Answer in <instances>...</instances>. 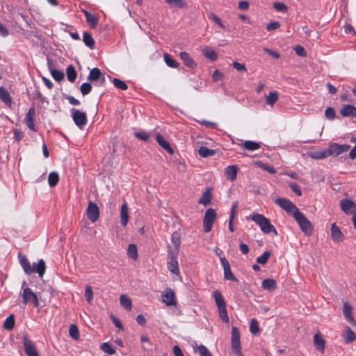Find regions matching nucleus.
I'll return each mask as SVG.
<instances>
[{
	"instance_id": "1a4fd4ad",
	"label": "nucleus",
	"mask_w": 356,
	"mask_h": 356,
	"mask_svg": "<svg viewBox=\"0 0 356 356\" xmlns=\"http://www.w3.org/2000/svg\"><path fill=\"white\" fill-rule=\"evenodd\" d=\"M22 298L24 305L32 302L35 307H38L39 302L38 296L30 288H24Z\"/></svg>"
},
{
	"instance_id": "412c9836",
	"label": "nucleus",
	"mask_w": 356,
	"mask_h": 356,
	"mask_svg": "<svg viewBox=\"0 0 356 356\" xmlns=\"http://www.w3.org/2000/svg\"><path fill=\"white\" fill-rule=\"evenodd\" d=\"M340 113L343 117L354 116L356 118V107L350 104L346 105L341 108Z\"/></svg>"
},
{
	"instance_id": "6e6552de",
	"label": "nucleus",
	"mask_w": 356,
	"mask_h": 356,
	"mask_svg": "<svg viewBox=\"0 0 356 356\" xmlns=\"http://www.w3.org/2000/svg\"><path fill=\"white\" fill-rule=\"evenodd\" d=\"M177 253L176 251H168V270L176 275H179V264L177 257Z\"/></svg>"
},
{
	"instance_id": "dca6fc26",
	"label": "nucleus",
	"mask_w": 356,
	"mask_h": 356,
	"mask_svg": "<svg viewBox=\"0 0 356 356\" xmlns=\"http://www.w3.org/2000/svg\"><path fill=\"white\" fill-rule=\"evenodd\" d=\"M314 344L316 350L321 353L325 350V341L320 332H317L314 337Z\"/></svg>"
},
{
	"instance_id": "4d7b16f0",
	"label": "nucleus",
	"mask_w": 356,
	"mask_h": 356,
	"mask_svg": "<svg viewBox=\"0 0 356 356\" xmlns=\"http://www.w3.org/2000/svg\"><path fill=\"white\" fill-rule=\"evenodd\" d=\"M165 1L170 5L175 6L178 8H184L186 6V3L183 0H165Z\"/></svg>"
},
{
	"instance_id": "4468645a",
	"label": "nucleus",
	"mask_w": 356,
	"mask_h": 356,
	"mask_svg": "<svg viewBox=\"0 0 356 356\" xmlns=\"http://www.w3.org/2000/svg\"><path fill=\"white\" fill-rule=\"evenodd\" d=\"M162 301L167 306H174L176 305L175 293L170 289H168L162 295Z\"/></svg>"
},
{
	"instance_id": "de8ad7c7",
	"label": "nucleus",
	"mask_w": 356,
	"mask_h": 356,
	"mask_svg": "<svg viewBox=\"0 0 356 356\" xmlns=\"http://www.w3.org/2000/svg\"><path fill=\"white\" fill-rule=\"evenodd\" d=\"M141 343H143V348L145 350H150L152 348V346L150 343L149 339L145 335H142L140 337Z\"/></svg>"
},
{
	"instance_id": "f704fd0d",
	"label": "nucleus",
	"mask_w": 356,
	"mask_h": 356,
	"mask_svg": "<svg viewBox=\"0 0 356 356\" xmlns=\"http://www.w3.org/2000/svg\"><path fill=\"white\" fill-rule=\"evenodd\" d=\"M254 165L257 166L258 168H260L270 174H275L276 172L275 169L273 166L269 165L266 163H264L261 161H255L254 163Z\"/></svg>"
},
{
	"instance_id": "a878e982",
	"label": "nucleus",
	"mask_w": 356,
	"mask_h": 356,
	"mask_svg": "<svg viewBox=\"0 0 356 356\" xmlns=\"http://www.w3.org/2000/svg\"><path fill=\"white\" fill-rule=\"evenodd\" d=\"M225 174L228 179L235 180L237 175V167L236 165L227 166L225 170Z\"/></svg>"
},
{
	"instance_id": "5fc2aeb1",
	"label": "nucleus",
	"mask_w": 356,
	"mask_h": 356,
	"mask_svg": "<svg viewBox=\"0 0 356 356\" xmlns=\"http://www.w3.org/2000/svg\"><path fill=\"white\" fill-rule=\"evenodd\" d=\"M113 83L116 88L120 89V90H125L128 88L126 83L119 79H116V78L113 79Z\"/></svg>"
},
{
	"instance_id": "052dcab7",
	"label": "nucleus",
	"mask_w": 356,
	"mask_h": 356,
	"mask_svg": "<svg viewBox=\"0 0 356 356\" xmlns=\"http://www.w3.org/2000/svg\"><path fill=\"white\" fill-rule=\"evenodd\" d=\"M325 117L329 120H333L335 117V111L334 109L332 107H329L325 110Z\"/></svg>"
},
{
	"instance_id": "0eeeda50",
	"label": "nucleus",
	"mask_w": 356,
	"mask_h": 356,
	"mask_svg": "<svg viewBox=\"0 0 356 356\" xmlns=\"http://www.w3.org/2000/svg\"><path fill=\"white\" fill-rule=\"evenodd\" d=\"M216 218V213L213 209L209 208L206 211L203 220L204 231L205 232L211 231Z\"/></svg>"
},
{
	"instance_id": "f3484780",
	"label": "nucleus",
	"mask_w": 356,
	"mask_h": 356,
	"mask_svg": "<svg viewBox=\"0 0 356 356\" xmlns=\"http://www.w3.org/2000/svg\"><path fill=\"white\" fill-rule=\"evenodd\" d=\"M35 115V108L33 107H31L29 108L28 113H26V118H25L26 124L27 127L33 131H36L35 124H34Z\"/></svg>"
},
{
	"instance_id": "f8f14e48",
	"label": "nucleus",
	"mask_w": 356,
	"mask_h": 356,
	"mask_svg": "<svg viewBox=\"0 0 356 356\" xmlns=\"http://www.w3.org/2000/svg\"><path fill=\"white\" fill-rule=\"evenodd\" d=\"M350 148L349 145H339L337 143H333L328 147L330 156L331 155H339L343 152H348Z\"/></svg>"
},
{
	"instance_id": "6e6d98bb",
	"label": "nucleus",
	"mask_w": 356,
	"mask_h": 356,
	"mask_svg": "<svg viewBox=\"0 0 356 356\" xmlns=\"http://www.w3.org/2000/svg\"><path fill=\"white\" fill-rule=\"evenodd\" d=\"M92 90V86L88 83H83L81 84L80 90L83 95H86L90 92Z\"/></svg>"
},
{
	"instance_id": "c9c22d12",
	"label": "nucleus",
	"mask_w": 356,
	"mask_h": 356,
	"mask_svg": "<svg viewBox=\"0 0 356 356\" xmlns=\"http://www.w3.org/2000/svg\"><path fill=\"white\" fill-rule=\"evenodd\" d=\"M163 59L165 63V64L172 68H177L178 67V63L174 60L172 56L168 54H165L163 56Z\"/></svg>"
},
{
	"instance_id": "2eb2a0df",
	"label": "nucleus",
	"mask_w": 356,
	"mask_h": 356,
	"mask_svg": "<svg viewBox=\"0 0 356 356\" xmlns=\"http://www.w3.org/2000/svg\"><path fill=\"white\" fill-rule=\"evenodd\" d=\"M341 210L346 214H350L354 212L356 209L355 204L349 200H342L340 202Z\"/></svg>"
},
{
	"instance_id": "ea45409f",
	"label": "nucleus",
	"mask_w": 356,
	"mask_h": 356,
	"mask_svg": "<svg viewBox=\"0 0 356 356\" xmlns=\"http://www.w3.org/2000/svg\"><path fill=\"white\" fill-rule=\"evenodd\" d=\"M59 181V175L56 172H51L48 177V183L51 187L55 186Z\"/></svg>"
},
{
	"instance_id": "5701e85b",
	"label": "nucleus",
	"mask_w": 356,
	"mask_h": 356,
	"mask_svg": "<svg viewBox=\"0 0 356 356\" xmlns=\"http://www.w3.org/2000/svg\"><path fill=\"white\" fill-rule=\"evenodd\" d=\"M22 339L24 348L26 354H28V353L36 350L33 342L29 339V337L27 335H24Z\"/></svg>"
},
{
	"instance_id": "680f3d73",
	"label": "nucleus",
	"mask_w": 356,
	"mask_h": 356,
	"mask_svg": "<svg viewBox=\"0 0 356 356\" xmlns=\"http://www.w3.org/2000/svg\"><path fill=\"white\" fill-rule=\"evenodd\" d=\"M232 66L237 71L239 72H245L247 70L246 67L244 64L240 63L238 62L234 61L232 63Z\"/></svg>"
},
{
	"instance_id": "a19ab883",
	"label": "nucleus",
	"mask_w": 356,
	"mask_h": 356,
	"mask_svg": "<svg viewBox=\"0 0 356 356\" xmlns=\"http://www.w3.org/2000/svg\"><path fill=\"white\" fill-rule=\"evenodd\" d=\"M83 41L86 46H88L90 49H93L95 42H94V40H93L92 35L89 33L85 32L83 33Z\"/></svg>"
},
{
	"instance_id": "13d9d810",
	"label": "nucleus",
	"mask_w": 356,
	"mask_h": 356,
	"mask_svg": "<svg viewBox=\"0 0 356 356\" xmlns=\"http://www.w3.org/2000/svg\"><path fill=\"white\" fill-rule=\"evenodd\" d=\"M273 8L279 12L285 13L287 11V6L282 2H275Z\"/></svg>"
},
{
	"instance_id": "0e129e2a",
	"label": "nucleus",
	"mask_w": 356,
	"mask_h": 356,
	"mask_svg": "<svg viewBox=\"0 0 356 356\" xmlns=\"http://www.w3.org/2000/svg\"><path fill=\"white\" fill-rule=\"evenodd\" d=\"M289 187L291 188L292 191L293 193H295L298 196L302 195V191H301L300 187L298 186V185H297L296 184L292 183V184H289Z\"/></svg>"
},
{
	"instance_id": "bb28decb",
	"label": "nucleus",
	"mask_w": 356,
	"mask_h": 356,
	"mask_svg": "<svg viewBox=\"0 0 356 356\" xmlns=\"http://www.w3.org/2000/svg\"><path fill=\"white\" fill-rule=\"evenodd\" d=\"M179 56L187 67H194L195 66L194 60L189 56L187 52L182 51L180 53Z\"/></svg>"
},
{
	"instance_id": "9b49d317",
	"label": "nucleus",
	"mask_w": 356,
	"mask_h": 356,
	"mask_svg": "<svg viewBox=\"0 0 356 356\" xmlns=\"http://www.w3.org/2000/svg\"><path fill=\"white\" fill-rule=\"evenodd\" d=\"M72 118L74 123L79 127L82 128L87 122V116L86 113L82 112L79 110H76L73 108L72 110Z\"/></svg>"
},
{
	"instance_id": "c85d7f7f",
	"label": "nucleus",
	"mask_w": 356,
	"mask_h": 356,
	"mask_svg": "<svg viewBox=\"0 0 356 356\" xmlns=\"http://www.w3.org/2000/svg\"><path fill=\"white\" fill-rule=\"evenodd\" d=\"M261 286L266 290L273 291L276 289L277 284L273 279H266L262 282Z\"/></svg>"
},
{
	"instance_id": "2f4dec72",
	"label": "nucleus",
	"mask_w": 356,
	"mask_h": 356,
	"mask_svg": "<svg viewBox=\"0 0 356 356\" xmlns=\"http://www.w3.org/2000/svg\"><path fill=\"white\" fill-rule=\"evenodd\" d=\"M211 192L209 189H207L200 198L198 203L206 206L211 202Z\"/></svg>"
},
{
	"instance_id": "49530a36",
	"label": "nucleus",
	"mask_w": 356,
	"mask_h": 356,
	"mask_svg": "<svg viewBox=\"0 0 356 356\" xmlns=\"http://www.w3.org/2000/svg\"><path fill=\"white\" fill-rule=\"evenodd\" d=\"M243 147L245 149L248 150H256L260 147V145L256 142L250 141V140H246L243 143Z\"/></svg>"
},
{
	"instance_id": "4be33fe9",
	"label": "nucleus",
	"mask_w": 356,
	"mask_h": 356,
	"mask_svg": "<svg viewBox=\"0 0 356 356\" xmlns=\"http://www.w3.org/2000/svg\"><path fill=\"white\" fill-rule=\"evenodd\" d=\"M128 206L126 202H124L120 209V222L122 226H126L127 222L129 220V211H128Z\"/></svg>"
},
{
	"instance_id": "79ce46f5",
	"label": "nucleus",
	"mask_w": 356,
	"mask_h": 356,
	"mask_svg": "<svg viewBox=\"0 0 356 356\" xmlns=\"http://www.w3.org/2000/svg\"><path fill=\"white\" fill-rule=\"evenodd\" d=\"M279 95L277 92L276 91H271L266 97V102L268 104L273 106L278 99Z\"/></svg>"
},
{
	"instance_id": "393cba45",
	"label": "nucleus",
	"mask_w": 356,
	"mask_h": 356,
	"mask_svg": "<svg viewBox=\"0 0 356 356\" xmlns=\"http://www.w3.org/2000/svg\"><path fill=\"white\" fill-rule=\"evenodd\" d=\"M156 139L159 145L162 147L165 150H166L170 154L174 153L172 148L170 147L169 143L163 138L162 136L160 134H157L156 136Z\"/></svg>"
},
{
	"instance_id": "b1692460",
	"label": "nucleus",
	"mask_w": 356,
	"mask_h": 356,
	"mask_svg": "<svg viewBox=\"0 0 356 356\" xmlns=\"http://www.w3.org/2000/svg\"><path fill=\"white\" fill-rule=\"evenodd\" d=\"M22 339L24 348L26 354H28V353L36 350L33 342L29 339V337L27 335H24Z\"/></svg>"
},
{
	"instance_id": "6ab92c4d",
	"label": "nucleus",
	"mask_w": 356,
	"mask_h": 356,
	"mask_svg": "<svg viewBox=\"0 0 356 356\" xmlns=\"http://www.w3.org/2000/svg\"><path fill=\"white\" fill-rule=\"evenodd\" d=\"M342 337L346 343H350L356 340V334L348 326L344 327Z\"/></svg>"
},
{
	"instance_id": "473e14b6",
	"label": "nucleus",
	"mask_w": 356,
	"mask_h": 356,
	"mask_svg": "<svg viewBox=\"0 0 356 356\" xmlns=\"http://www.w3.org/2000/svg\"><path fill=\"white\" fill-rule=\"evenodd\" d=\"M171 241L174 244L175 248L174 250H169L168 251H176V253H177L181 243L179 234L174 232L171 236Z\"/></svg>"
},
{
	"instance_id": "338daca9",
	"label": "nucleus",
	"mask_w": 356,
	"mask_h": 356,
	"mask_svg": "<svg viewBox=\"0 0 356 356\" xmlns=\"http://www.w3.org/2000/svg\"><path fill=\"white\" fill-rule=\"evenodd\" d=\"M280 27V23L277 22H272L267 24L266 29L268 31H274Z\"/></svg>"
},
{
	"instance_id": "ddd939ff",
	"label": "nucleus",
	"mask_w": 356,
	"mask_h": 356,
	"mask_svg": "<svg viewBox=\"0 0 356 356\" xmlns=\"http://www.w3.org/2000/svg\"><path fill=\"white\" fill-rule=\"evenodd\" d=\"M331 238L334 243H340L344 238L340 228L334 222L331 225Z\"/></svg>"
},
{
	"instance_id": "7c9ffc66",
	"label": "nucleus",
	"mask_w": 356,
	"mask_h": 356,
	"mask_svg": "<svg viewBox=\"0 0 356 356\" xmlns=\"http://www.w3.org/2000/svg\"><path fill=\"white\" fill-rule=\"evenodd\" d=\"M0 99L7 105H10L12 103L9 92L3 87H0Z\"/></svg>"
},
{
	"instance_id": "20e7f679",
	"label": "nucleus",
	"mask_w": 356,
	"mask_h": 356,
	"mask_svg": "<svg viewBox=\"0 0 356 356\" xmlns=\"http://www.w3.org/2000/svg\"><path fill=\"white\" fill-rule=\"evenodd\" d=\"M293 218L299 224V226L301 230L306 235H311L312 233V223L307 220V218L305 216V215L301 213L300 211H297L296 213H294Z\"/></svg>"
},
{
	"instance_id": "58836bf2",
	"label": "nucleus",
	"mask_w": 356,
	"mask_h": 356,
	"mask_svg": "<svg viewBox=\"0 0 356 356\" xmlns=\"http://www.w3.org/2000/svg\"><path fill=\"white\" fill-rule=\"evenodd\" d=\"M66 73L69 81L72 83L74 82L76 78V72L75 68L72 65L68 66L66 70Z\"/></svg>"
},
{
	"instance_id": "bf43d9fd",
	"label": "nucleus",
	"mask_w": 356,
	"mask_h": 356,
	"mask_svg": "<svg viewBox=\"0 0 356 356\" xmlns=\"http://www.w3.org/2000/svg\"><path fill=\"white\" fill-rule=\"evenodd\" d=\"M85 296L88 302H91L93 299V292L90 286L87 285L85 291Z\"/></svg>"
},
{
	"instance_id": "423d86ee",
	"label": "nucleus",
	"mask_w": 356,
	"mask_h": 356,
	"mask_svg": "<svg viewBox=\"0 0 356 356\" xmlns=\"http://www.w3.org/2000/svg\"><path fill=\"white\" fill-rule=\"evenodd\" d=\"M275 202L288 213L292 214L293 216L297 211H299L296 205L288 199L279 197L275 200Z\"/></svg>"
},
{
	"instance_id": "603ef678",
	"label": "nucleus",
	"mask_w": 356,
	"mask_h": 356,
	"mask_svg": "<svg viewBox=\"0 0 356 356\" xmlns=\"http://www.w3.org/2000/svg\"><path fill=\"white\" fill-rule=\"evenodd\" d=\"M329 156H330V154L327 148V149L314 153L312 157L317 159H322Z\"/></svg>"
},
{
	"instance_id": "c756f323",
	"label": "nucleus",
	"mask_w": 356,
	"mask_h": 356,
	"mask_svg": "<svg viewBox=\"0 0 356 356\" xmlns=\"http://www.w3.org/2000/svg\"><path fill=\"white\" fill-rule=\"evenodd\" d=\"M202 53L207 58L211 60L214 61L218 58V55L216 52L210 47H205L202 50Z\"/></svg>"
},
{
	"instance_id": "7ed1b4c3",
	"label": "nucleus",
	"mask_w": 356,
	"mask_h": 356,
	"mask_svg": "<svg viewBox=\"0 0 356 356\" xmlns=\"http://www.w3.org/2000/svg\"><path fill=\"white\" fill-rule=\"evenodd\" d=\"M213 295L218 308L220 318L223 322L228 323L229 316L226 309V303L222 295L218 291H215Z\"/></svg>"
},
{
	"instance_id": "cd10ccee",
	"label": "nucleus",
	"mask_w": 356,
	"mask_h": 356,
	"mask_svg": "<svg viewBox=\"0 0 356 356\" xmlns=\"http://www.w3.org/2000/svg\"><path fill=\"white\" fill-rule=\"evenodd\" d=\"M120 302L122 307L127 310L130 311L132 307L131 300L125 294H122L120 297Z\"/></svg>"
},
{
	"instance_id": "4c0bfd02",
	"label": "nucleus",
	"mask_w": 356,
	"mask_h": 356,
	"mask_svg": "<svg viewBox=\"0 0 356 356\" xmlns=\"http://www.w3.org/2000/svg\"><path fill=\"white\" fill-rule=\"evenodd\" d=\"M15 327V316L10 315L3 323V327L7 330H12Z\"/></svg>"
},
{
	"instance_id": "a18cd8bd",
	"label": "nucleus",
	"mask_w": 356,
	"mask_h": 356,
	"mask_svg": "<svg viewBox=\"0 0 356 356\" xmlns=\"http://www.w3.org/2000/svg\"><path fill=\"white\" fill-rule=\"evenodd\" d=\"M127 254L134 260L138 258L137 247L135 244H129L127 250Z\"/></svg>"
},
{
	"instance_id": "8fccbe9b",
	"label": "nucleus",
	"mask_w": 356,
	"mask_h": 356,
	"mask_svg": "<svg viewBox=\"0 0 356 356\" xmlns=\"http://www.w3.org/2000/svg\"><path fill=\"white\" fill-rule=\"evenodd\" d=\"M270 256V252L266 251L262 254V255H261L257 259V262L259 264L264 265L267 263Z\"/></svg>"
},
{
	"instance_id": "39448f33",
	"label": "nucleus",
	"mask_w": 356,
	"mask_h": 356,
	"mask_svg": "<svg viewBox=\"0 0 356 356\" xmlns=\"http://www.w3.org/2000/svg\"><path fill=\"white\" fill-rule=\"evenodd\" d=\"M231 343L234 353L238 356H243L241 352L240 332L236 327L232 328Z\"/></svg>"
},
{
	"instance_id": "37998d69",
	"label": "nucleus",
	"mask_w": 356,
	"mask_h": 356,
	"mask_svg": "<svg viewBox=\"0 0 356 356\" xmlns=\"http://www.w3.org/2000/svg\"><path fill=\"white\" fill-rule=\"evenodd\" d=\"M69 334L74 340H78L80 337L79 331L75 324H72L69 328Z\"/></svg>"
},
{
	"instance_id": "e433bc0d",
	"label": "nucleus",
	"mask_w": 356,
	"mask_h": 356,
	"mask_svg": "<svg viewBox=\"0 0 356 356\" xmlns=\"http://www.w3.org/2000/svg\"><path fill=\"white\" fill-rule=\"evenodd\" d=\"M84 15L86 16L87 22L90 24V26L95 28L97 24L98 19L96 16L90 14L89 12L84 10Z\"/></svg>"
},
{
	"instance_id": "3c124183",
	"label": "nucleus",
	"mask_w": 356,
	"mask_h": 356,
	"mask_svg": "<svg viewBox=\"0 0 356 356\" xmlns=\"http://www.w3.org/2000/svg\"><path fill=\"white\" fill-rule=\"evenodd\" d=\"M223 270H224V277L225 280L238 282V280L236 279V277L234 276V275L232 272L230 267L225 268Z\"/></svg>"
},
{
	"instance_id": "864d4df0",
	"label": "nucleus",
	"mask_w": 356,
	"mask_h": 356,
	"mask_svg": "<svg viewBox=\"0 0 356 356\" xmlns=\"http://www.w3.org/2000/svg\"><path fill=\"white\" fill-rule=\"evenodd\" d=\"M101 349L108 355H113L115 353V349L108 343L106 342L103 343L101 345Z\"/></svg>"
},
{
	"instance_id": "f257e3e1",
	"label": "nucleus",
	"mask_w": 356,
	"mask_h": 356,
	"mask_svg": "<svg viewBox=\"0 0 356 356\" xmlns=\"http://www.w3.org/2000/svg\"><path fill=\"white\" fill-rule=\"evenodd\" d=\"M18 258L19 264L26 274L30 275L33 273H37L40 277H42L46 270L45 263L43 259H40L38 263L35 262L31 266L26 256L19 253Z\"/></svg>"
},
{
	"instance_id": "c03bdc74",
	"label": "nucleus",
	"mask_w": 356,
	"mask_h": 356,
	"mask_svg": "<svg viewBox=\"0 0 356 356\" xmlns=\"http://www.w3.org/2000/svg\"><path fill=\"white\" fill-rule=\"evenodd\" d=\"M49 66L51 74L52 77L56 81H60L64 79L63 72H62L61 71L51 68V67L50 66L49 64Z\"/></svg>"
},
{
	"instance_id": "a211bd4d",
	"label": "nucleus",
	"mask_w": 356,
	"mask_h": 356,
	"mask_svg": "<svg viewBox=\"0 0 356 356\" xmlns=\"http://www.w3.org/2000/svg\"><path fill=\"white\" fill-rule=\"evenodd\" d=\"M98 79H101L102 83H104L105 81V77L99 69L95 67L90 70L89 75L88 76V80L90 81H94Z\"/></svg>"
},
{
	"instance_id": "f03ea898",
	"label": "nucleus",
	"mask_w": 356,
	"mask_h": 356,
	"mask_svg": "<svg viewBox=\"0 0 356 356\" xmlns=\"http://www.w3.org/2000/svg\"><path fill=\"white\" fill-rule=\"evenodd\" d=\"M260 227L261 230L265 234L274 233L277 235L275 227L270 222L269 220L262 214H252L248 217Z\"/></svg>"
},
{
	"instance_id": "9d476101",
	"label": "nucleus",
	"mask_w": 356,
	"mask_h": 356,
	"mask_svg": "<svg viewBox=\"0 0 356 356\" xmlns=\"http://www.w3.org/2000/svg\"><path fill=\"white\" fill-rule=\"evenodd\" d=\"M86 214L88 218L92 222H96L99 217V210L97 204L93 202H89L87 209Z\"/></svg>"
},
{
	"instance_id": "aec40b11",
	"label": "nucleus",
	"mask_w": 356,
	"mask_h": 356,
	"mask_svg": "<svg viewBox=\"0 0 356 356\" xmlns=\"http://www.w3.org/2000/svg\"><path fill=\"white\" fill-rule=\"evenodd\" d=\"M352 311H353V307L347 302H344L343 305V312L345 318L350 323L356 325V323L352 316Z\"/></svg>"
},
{
	"instance_id": "09e8293b",
	"label": "nucleus",
	"mask_w": 356,
	"mask_h": 356,
	"mask_svg": "<svg viewBox=\"0 0 356 356\" xmlns=\"http://www.w3.org/2000/svg\"><path fill=\"white\" fill-rule=\"evenodd\" d=\"M250 331L253 334H256L259 332V323L255 318H252L250 321Z\"/></svg>"
},
{
	"instance_id": "72a5a7b5",
	"label": "nucleus",
	"mask_w": 356,
	"mask_h": 356,
	"mask_svg": "<svg viewBox=\"0 0 356 356\" xmlns=\"http://www.w3.org/2000/svg\"><path fill=\"white\" fill-rule=\"evenodd\" d=\"M198 153L200 156L206 158L213 156L216 154V151L214 149H210L207 147L202 146L198 149Z\"/></svg>"
},
{
	"instance_id": "69168bd1",
	"label": "nucleus",
	"mask_w": 356,
	"mask_h": 356,
	"mask_svg": "<svg viewBox=\"0 0 356 356\" xmlns=\"http://www.w3.org/2000/svg\"><path fill=\"white\" fill-rule=\"evenodd\" d=\"M198 352L200 356H207L210 354L209 350L203 345H200L198 346Z\"/></svg>"
},
{
	"instance_id": "774afa93",
	"label": "nucleus",
	"mask_w": 356,
	"mask_h": 356,
	"mask_svg": "<svg viewBox=\"0 0 356 356\" xmlns=\"http://www.w3.org/2000/svg\"><path fill=\"white\" fill-rule=\"evenodd\" d=\"M135 136L138 138H139V139H140L142 140H144V141L147 140L148 138H149L148 134L146 132H145V131L136 132L135 133Z\"/></svg>"
},
{
	"instance_id": "e2e57ef3",
	"label": "nucleus",
	"mask_w": 356,
	"mask_h": 356,
	"mask_svg": "<svg viewBox=\"0 0 356 356\" xmlns=\"http://www.w3.org/2000/svg\"><path fill=\"white\" fill-rule=\"evenodd\" d=\"M209 17L210 19H211L212 20H213V22H215L217 24H218L220 27L222 28H225L221 19L216 15H215L213 13H211L209 15Z\"/></svg>"
}]
</instances>
